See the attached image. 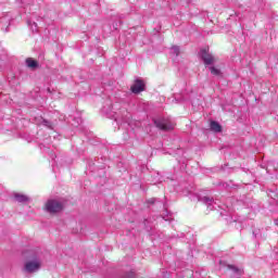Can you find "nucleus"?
Here are the masks:
<instances>
[{
	"label": "nucleus",
	"mask_w": 278,
	"mask_h": 278,
	"mask_svg": "<svg viewBox=\"0 0 278 278\" xmlns=\"http://www.w3.org/2000/svg\"><path fill=\"white\" fill-rule=\"evenodd\" d=\"M154 124L163 131H170V129H175V123H173L170 118H156L154 119Z\"/></svg>",
	"instance_id": "1"
},
{
	"label": "nucleus",
	"mask_w": 278,
	"mask_h": 278,
	"mask_svg": "<svg viewBox=\"0 0 278 278\" xmlns=\"http://www.w3.org/2000/svg\"><path fill=\"white\" fill-rule=\"evenodd\" d=\"M63 207H64V205L61 202H59L58 200H49L46 203V210L50 214H55L58 212H62Z\"/></svg>",
	"instance_id": "2"
},
{
	"label": "nucleus",
	"mask_w": 278,
	"mask_h": 278,
	"mask_svg": "<svg viewBox=\"0 0 278 278\" xmlns=\"http://www.w3.org/2000/svg\"><path fill=\"white\" fill-rule=\"evenodd\" d=\"M200 58H202L204 64L210 66L213 62H215V59L213 58L212 54H210V49H202L200 51Z\"/></svg>",
	"instance_id": "3"
},
{
	"label": "nucleus",
	"mask_w": 278,
	"mask_h": 278,
	"mask_svg": "<svg viewBox=\"0 0 278 278\" xmlns=\"http://www.w3.org/2000/svg\"><path fill=\"white\" fill-rule=\"evenodd\" d=\"M130 90L134 92V94H138L139 92L144 91V81L136 79L134 85L130 87Z\"/></svg>",
	"instance_id": "4"
},
{
	"label": "nucleus",
	"mask_w": 278,
	"mask_h": 278,
	"mask_svg": "<svg viewBox=\"0 0 278 278\" xmlns=\"http://www.w3.org/2000/svg\"><path fill=\"white\" fill-rule=\"evenodd\" d=\"M39 268H40V261L38 260L28 262L25 265V270H27V273H36V270H38Z\"/></svg>",
	"instance_id": "5"
},
{
	"label": "nucleus",
	"mask_w": 278,
	"mask_h": 278,
	"mask_svg": "<svg viewBox=\"0 0 278 278\" xmlns=\"http://www.w3.org/2000/svg\"><path fill=\"white\" fill-rule=\"evenodd\" d=\"M15 201H17L18 203H25L27 201H29V198H27V195L21 194V193H15Z\"/></svg>",
	"instance_id": "6"
},
{
	"label": "nucleus",
	"mask_w": 278,
	"mask_h": 278,
	"mask_svg": "<svg viewBox=\"0 0 278 278\" xmlns=\"http://www.w3.org/2000/svg\"><path fill=\"white\" fill-rule=\"evenodd\" d=\"M26 64L28 68H38V61L34 59H26Z\"/></svg>",
	"instance_id": "7"
},
{
	"label": "nucleus",
	"mask_w": 278,
	"mask_h": 278,
	"mask_svg": "<svg viewBox=\"0 0 278 278\" xmlns=\"http://www.w3.org/2000/svg\"><path fill=\"white\" fill-rule=\"evenodd\" d=\"M211 129L212 131H215L216 134L222 131V127L220 124H218L217 122H211Z\"/></svg>",
	"instance_id": "8"
},
{
	"label": "nucleus",
	"mask_w": 278,
	"mask_h": 278,
	"mask_svg": "<svg viewBox=\"0 0 278 278\" xmlns=\"http://www.w3.org/2000/svg\"><path fill=\"white\" fill-rule=\"evenodd\" d=\"M210 71H211L212 75H215L216 77H219V75H220V70H218V68L212 66V67H210Z\"/></svg>",
	"instance_id": "9"
},
{
	"label": "nucleus",
	"mask_w": 278,
	"mask_h": 278,
	"mask_svg": "<svg viewBox=\"0 0 278 278\" xmlns=\"http://www.w3.org/2000/svg\"><path fill=\"white\" fill-rule=\"evenodd\" d=\"M170 51L174 55H179V47L174 46L172 47Z\"/></svg>",
	"instance_id": "10"
},
{
	"label": "nucleus",
	"mask_w": 278,
	"mask_h": 278,
	"mask_svg": "<svg viewBox=\"0 0 278 278\" xmlns=\"http://www.w3.org/2000/svg\"><path fill=\"white\" fill-rule=\"evenodd\" d=\"M228 268H230L231 270H233V273H238V275H242L241 269H238L236 266L229 265Z\"/></svg>",
	"instance_id": "11"
},
{
	"label": "nucleus",
	"mask_w": 278,
	"mask_h": 278,
	"mask_svg": "<svg viewBox=\"0 0 278 278\" xmlns=\"http://www.w3.org/2000/svg\"><path fill=\"white\" fill-rule=\"evenodd\" d=\"M30 27L33 31H38V25H36V23H33Z\"/></svg>",
	"instance_id": "12"
}]
</instances>
